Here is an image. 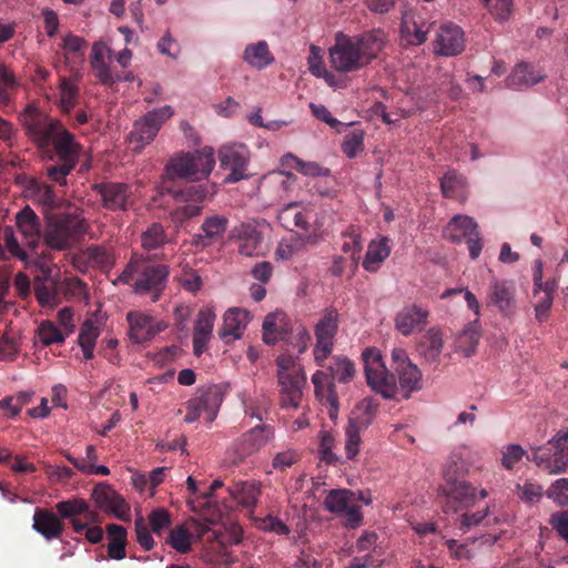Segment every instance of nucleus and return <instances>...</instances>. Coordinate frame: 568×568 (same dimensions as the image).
I'll use <instances>...</instances> for the list:
<instances>
[{
    "mask_svg": "<svg viewBox=\"0 0 568 568\" xmlns=\"http://www.w3.org/2000/svg\"><path fill=\"white\" fill-rule=\"evenodd\" d=\"M22 125L43 159L58 158L59 164L45 166L47 176L63 186L75 168L82 150L75 136L58 119L29 105L22 115Z\"/></svg>",
    "mask_w": 568,
    "mask_h": 568,
    "instance_id": "f257e3e1",
    "label": "nucleus"
},
{
    "mask_svg": "<svg viewBox=\"0 0 568 568\" xmlns=\"http://www.w3.org/2000/svg\"><path fill=\"white\" fill-rule=\"evenodd\" d=\"M386 34L373 29L357 36L337 32L335 43L329 48V63L337 72H356L367 67L383 51Z\"/></svg>",
    "mask_w": 568,
    "mask_h": 568,
    "instance_id": "f03ea898",
    "label": "nucleus"
},
{
    "mask_svg": "<svg viewBox=\"0 0 568 568\" xmlns=\"http://www.w3.org/2000/svg\"><path fill=\"white\" fill-rule=\"evenodd\" d=\"M367 385L386 399H393L400 392L408 398L413 392L422 388V372L413 363L396 368L398 385L393 374H389L382 355L376 348H366L362 354Z\"/></svg>",
    "mask_w": 568,
    "mask_h": 568,
    "instance_id": "7ed1b4c3",
    "label": "nucleus"
},
{
    "mask_svg": "<svg viewBox=\"0 0 568 568\" xmlns=\"http://www.w3.org/2000/svg\"><path fill=\"white\" fill-rule=\"evenodd\" d=\"M215 165L214 150L211 146L193 152H178L166 162L161 183L171 185L178 180L201 181L209 178Z\"/></svg>",
    "mask_w": 568,
    "mask_h": 568,
    "instance_id": "20e7f679",
    "label": "nucleus"
},
{
    "mask_svg": "<svg viewBox=\"0 0 568 568\" xmlns=\"http://www.w3.org/2000/svg\"><path fill=\"white\" fill-rule=\"evenodd\" d=\"M88 223L80 213H59L48 217L43 242L53 251H67L88 232Z\"/></svg>",
    "mask_w": 568,
    "mask_h": 568,
    "instance_id": "39448f33",
    "label": "nucleus"
},
{
    "mask_svg": "<svg viewBox=\"0 0 568 568\" xmlns=\"http://www.w3.org/2000/svg\"><path fill=\"white\" fill-rule=\"evenodd\" d=\"M281 406L297 408L301 405L306 374L297 357L281 354L275 359Z\"/></svg>",
    "mask_w": 568,
    "mask_h": 568,
    "instance_id": "423d86ee",
    "label": "nucleus"
},
{
    "mask_svg": "<svg viewBox=\"0 0 568 568\" xmlns=\"http://www.w3.org/2000/svg\"><path fill=\"white\" fill-rule=\"evenodd\" d=\"M160 193L168 194L181 204L170 215L174 223L182 224L186 220L197 216L202 212V203L215 193V185L186 184L183 187L160 184Z\"/></svg>",
    "mask_w": 568,
    "mask_h": 568,
    "instance_id": "0eeeda50",
    "label": "nucleus"
},
{
    "mask_svg": "<svg viewBox=\"0 0 568 568\" xmlns=\"http://www.w3.org/2000/svg\"><path fill=\"white\" fill-rule=\"evenodd\" d=\"M527 459L548 475L565 473L568 468V428L559 429L545 445L531 446Z\"/></svg>",
    "mask_w": 568,
    "mask_h": 568,
    "instance_id": "6e6552de",
    "label": "nucleus"
},
{
    "mask_svg": "<svg viewBox=\"0 0 568 568\" xmlns=\"http://www.w3.org/2000/svg\"><path fill=\"white\" fill-rule=\"evenodd\" d=\"M338 312L336 308H326L315 324V345L313 348L314 362L317 366H325V362L332 355L335 336L338 331Z\"/></svg>",
    "mask_w": 568,
    "mask_h": 568,
    "instance_id": "1a4fd4ad",
    "label": "nucleus"
},
{
    "mask_svg": "<svg viewBox=\"0 0 568 568\" xmlns=\"http://www.w3.org/2000/svg\"><path fill=\"white\" fill-rule=\"evenodd\" d=\"M172 115V108L164 105L160 109L149 111L136 120L129 138L130 143L133 145V151L140 153L145 145L150 144L155 139L161 126Z\"/></svg>",
    "mask_w": 568,
    "mask_h": 568,
    "instance_id": "9d476101",
    "label": "nucleus"
},
{
    "mask_svg": "<svg viewBox=\"0 0 568 568\" xmlns=\"http://www.w3.org/2000/svg\"><path fill=\"white\" fill-rule=\"evenodd\" d=\"M169 274L168 265L153 264L141 256L133 290L136 294H150L152 302H158L166 286Z\"/></svg>",
    "mask_w": 568,
    "mask_h": 568,
    "instance_id": "9b49d317",
    "label": "nucleus"
},
{
    "mask_svg": "<svg viewBox=\"0 0 568 568\" xmlns=\"http://www.w3.org/2000/svg\"><path fill=\"white\" fill-rule=\"evenodd\" d=\"M460 460L459 455H453L444 467V483L440 491L443 508L447 514H457L462 508Z\"/></svg>",
    "mask_w": 568,
    "mask_h": 568,
    "instance_id": "f8f14e48",
    "label": "nucleus"
},
{
    "mask_svg": "<svg viewBox=\"0 0 568 568\" xmlns=\"http://www.w3.org/2000/svg\"><path fill=\"white\" fill-rule=\"evenodd\" d=\"M97 507L108 515L129 521L131 518V507L125 499L118 494L113 487L106 483L95 485L91 494Z\"/></svg>",
    "mask_w": 568,
    "mask_h": 568,
    "instance_id": "ddd939ff",
    "label": "nucleus"
},
{
    "mask_svg": "<svg viewBox=\"0 0 568 568\" xmlns=\"http://www.w3.org/2000/svg\"><path fill=\"white\" fill-rule=\"evenodd\" d=\"M250 153L243 144H225L219 149L220 166L229 170L230 174L225 178V182L235 183L247 176L246 168L248 164Z\"/></svg>",
    "mask_w": 568,
    "mask_h": 568,
    "instance_id": "4468645a",
    "label": "nucleus"
},
{
    "mask_svg": "<svg viewBox=\"0 0 568 568\" xmlns=\"http://www.w3.org/2000/svg\"><path fill=\"white\" fill-rule=\"evenodd\" d=\"M274 438L273 427L270 425L255 426L243 434L234 444V464H241L248 456L257 453Z\"/></svg>",
    "mask_w": 568,
    "mask_h": 568,
    "instance_id": "2eb2a0df",
    "label": "nucleus"
},
{
    "mask_svg": "<svg viewBox=\"0 0 568 568\" xmlns=\"http://www.w3.org/2000/svg\"><path fill=\"white\" fill-rule=\"evenodd\" d=\"M126 321L130 339L135 344L150 342L155 335L168 328L165 322L158 321L153 316L139 311L129 312Z\"/></svg>",
    "mask_w": 568,
    "mask_h": 568,
    "instance_id": "dca6fc26",
    "label": "nucleus"
},
{
    "mask_svg": "<svg viewBox=\"0 0 568 568\" xmlns=\"http://www.w3.org/2000/svg\"><path fill=\"white\" fill-rule=\"evenodd\" d=\"M14 225L22 236L27 252L36 253L44 231L38 214L29 205H26L16 214Z\"/></svg>",
    "mask_w": 568,
    "mask_h": 568,
    "instance_id": "f3484780",
    "label": "nucleus"
},
{
    "mask_svg": "<svg viewBox=\"0 0 568 568\" xmlns=\"http://www.w3.org/2000/svg\"><path fill=\"white\" fill-rule=\"evenodd\" d=\"M102 206L110 211H126L132 195L131 187L121 182H102L93 185Z\"/></svg>",
    "mask_w": 568,
    "mask_h": 568,
    "instance_id": "a211bd4d",
    "label": "nucleus"
},
{
    "mask_svg": "<svg viewBox=\"0 0 568 568\" xmlns=\"http://www.w3.org/2000/svg\"><path fill=\"white\" fill-rule=\"evenodd\" d=\"M516 290L511 281L493 278L487 294V305H493L506 316L514 314L516 308Z\"/></svg>",
    "mask_w": 568,
    "mask_h": 568,
    "instance_id": "6ab92c4d",
    "label": "nucleus"
},
{
    "mask_svg": "<svg viewBox=\"0 0 568 568\" xmlns=\"http://www.w3.org/2000/svg\"><path fill=\"white\" fill-rule=\"evenodd\" d=\"M546 79L545 72L529 62L517 63L505 79V87L515 90H527Z\"/></svg>",
    "mask_w": 568,
    "mask_h": 568,
    "instance_id": "aec40b11",
    "label": "nucleus"
},
{
    "mask_svg": "<svg viewBox=\"0 0 568 568\" xmlns=\"http://www.w3.org/2000/svg\"><path fill=\"white\" fill-rule=\"evenodd\" d=\"M429 312L427 308L417 304L404 306L395 316V327L404 336H408L415 331H422L428 321Z\"/></svg>",
    "mask_w": 568,
    "mask_h": 568,
    "instance_id": "412c9836",
    "label": "nucleus"
},
{
    "mask_svg": "<svg viewBox=\"0 0 568 568\" xmlns=\"http://www.w3.org/2000/svg\"><path fill=\"white\" fill-rule=\"evenodd\" d=\"M432 24L427 23L415 10L405 11L400 23L402 37L410 45H420L427 40Z\"/></svg>",
    "mask_w": 568,
    "mask_h": 568,
    "instance_id": "4be33fe9",
    "label": "nucleus"
},
{
    "mask_svg": "<svg viewBox=\"0 0 568 568\" xmlns=\"http://www.w3.org/2000/svg\"><path fill=\"white\" fill-rule=\"evenodd\" d=\"M250 322V313L240 307H233L225 312L223 326L219 331L221 339L225 344H231L242 337L247 323Z\"/></svg>",
    "mask_w": 568,
    "mask_h": 568,
    "instance_id": "5701e85b",
    "label": "nucleus"
},
{
    "mask_svg": "<svg viewBox=\"0 0 568 568\" xmlns=\"http://www.w3.org/2000/svg\"><path fill=\"white\" fill-rule=\"evenodd\" d=\"M557 288L558 282L555 277L545 281V285L540 286V288L532 287L531 305L537 322L544 323L549 318Z\"/></svg>",
    "mask_w": 568,
    "mask_h": 568,
    "instance_id": "b1692460",
    "label": "nucleus"
},
{
    "mask_svg": "<svg viewBox=\"0 0 568 568\" xmlns=\"http://www.w3.org/2000/svg\"><path fill=\"white\" fill-rule=\"evenodd\" d=\"M215 321V313L211 307H203L197 314L193 331V353L200 357L206 349L207 343L212 336Z\"/></svg>",
    "mask_w": 568,
    "mask_h": 568,
    "instance_id": "393cba45",
    "label": "nucleus"
},
{
    "mask_svg": "<svg viewBox=\"0 0 568 568\" xmlns=\"http://www.w3.org/2000/svg\"><path fill=\"white\" fill-rule=\"evenodd\" d=\"M263 341L267 345H275L286 339L292 332L288 318L283 312H274L265 316L263 325Z\"/></svg>",
    "mask_w": 568,
    "mask_h": 568,
    "instance_id": "a878e982",
    "label": "nucleus"
},
{
    "mask_svg": "<svg viewBox=\"0 0 568 568\" xmlns=\"http://www.w3.org/2000/svg\"><path fill=\"white\" fill-rule=\"evenodd\" d=\"M464 298L466 300L467 306L474 312L475 320L464 329V356H470L475 353L481 331L478 325L480 304L476 296L464 288Z\"/></svg>",
    "mask_w": 568,
    "mask_h": 568,
    "instance_id": "bb28decb",
    "label": "nucleus"
},
{
    "mask_svg": "<svg viewBox=\"0 0 568 568\" xmlns=\"http://www.w3.org/2000/svg\"><path fill=\"white\" fill-rule=\"evenodd\" d=\"M229 220L221 215H212L204 220L200 233L194 235L195 246L206 247L219 241L227 229Z\"/></svg>",
    "mask_w": 568,
    "mask_h": 568,
    "instance_id": "cd10ccee",
    "label": "nucleus"
},
{
    "mask_svg": "<svg viewBox=\"0 0 568 568\" xmlns=\"http://www.w3.org/2000/svg\"><path fill=\"white\" fill-rule=\"evenodd\" d=\"M32 528L47 540H51L62 536L64 524L53 511L37 508L33 515Z\"/></svg>",
    "mask_w": 568,
    "mask_h": 568,
    "instance_id": "c85d7f7f",
    "label": "nucleus"
},
{
    "mask_svg": "<svg viewBox=\"0 0 568 568\" xmlns=\"http://www.w3.org/2000/svg\"><path fill=\"white\" fill-rule=\"evenodd\" d=\"M435 51L442 55H456L462 51V30L452 23L443 24L436 36Z\"/></svg>",
    "mask_w": 568,
    "mask_h": 568,
    "instance_id": "c756f323",
    "label": "nucleus"
},
{
    "mask_svg": "<svg viewBox=\"0 0 568 568\" xmlns=\"http://www.w3.org/2000/svg\"><path fill=\"white\" fill-rule=\"evenodd\" d=\"M55 510L63 519H72L82 516L84 520L98 523L99 514L92 509L82 498H71L55 504Z\"/></svg>",
    "mask_w": 568,
    "mask_h": 568,
    "instance_id": "7c9ffc66",
    "label": "nucleus"
},
{
    "mask_svg": "<svg viewBox=\"0 0 568 568\" xmlns=\"http://www.w3.org/2000/svg\"><path fill=\"white\" fill-rule=\"evenodd\" d=\"M378 406L373 398H364L352 410L347 425L362 432L367 429L377 415Z\"/></svg>",
    "mask_w": 568,
    "mask_h": 568,
    "instance_id": "2f4dec72",
    "label": "nucleus"
},
{
    "mask_svg": "<svg viewBox=\"0 0 568 568\" xmlns=\"http://www.w3.org/2000/svg\"><path fill=\"white\" fill-rule=\"evenodd\" d=\"M416 351L426 362L437 361L443 351V334L437 327L429 328L416 345Z\"/></svg>",
    "mask_w": 568,
    "mask_h": 568,
    "instance_id": "473e14b6",
    "label": "nucleus"
},
{
    "mask_svg": "<svg viewBox=\"0 0 568 568\" xmlns=\"http://www.w3.org/2000/svg\"><path fill=\"white\" fill-rule=\"evenodd\" d=\"M26 196L44 207L52 209L57 205V195L53 187L36 178L27 180L24 185Z\"/></svg>",
    "mask_w": 568,
    "mask_h": 568,
    "instance_id": "72a5a7b5",
    "label": "nucleus"
},
{
    "mask_svg": "<svg viewBox=\"0 0 568 568\" xmlns=\"http://www.w3.org/2000/svg\"><path fill=\"white\" fill-rule=\"evenodd\" d=\"M229 491L239 505L252 511L261 495V487L254 480L237 481L229 488Z\"/></svg>",
    "mask_w": 568,
    "mask_h": 568,
    "instance_id": "f704fd0d",
    "label": "nucleus"
},
{
    "mask_svg": "<svg viewBox=\"0 0 568 568\" xmlns=\"http://www.w3.org/2000/svg\"><path fill=\"white\" fill-rule=\"evenodd\" d=\"M324 367L329 372L332 382L348 384L356 376L355 364L344 355L333 356Z\"/></svg>",
    "mask_w": 568,
    "mask_h": 568,
    "instance_id": "c9c22d12",
    "label": "nucleus"
},
{
    "mask_svg": "<svg viewBox=\"0 0 568 568\" xmlns=\"http://www.w3.org/2000/svg\"><path fill=\"white\" fill-rule=\"evenodd\" d=\"M239 252L244 256H257L263 253V237L251 225H243L239 232Z\"/></svg>",
    "mask_w": 568,
    "mask_h": 568,
    "instance_id": "e433bc0d",
    "label": "nucleus"
},
{
    "mask_svg": "<svg viewBox=\"0 0 568 568\" xmlns=\"http://www.w3.org/2000/svg\"><path fill=\"white\" fill-rule=\"evenodd\" d=\"M243 60L251 67L262 70L273 63L274 57L268 49L267 42L261 40L246 45Z\"/></svg>",
    "mask_w": 568,
    "mask_h": 568,
    "instance_id": "4c0bfd02",
    "label": "nucleus"
},
{
    "mask_svg": "<svg viewBox=\"0 0 568 568\" xmlns=\"http://www.w3.org/2000/svg\"><path fill=\"white\" fill-rule=\"evenodd\" d=\"M194 399L195 404L203 410L205 419L211 423L216 417L223 402V393L220 387L211 386Z\"/></svg>",
    "mask_w": 568,
    "mask_h": 568,
    "instance_id": "58836bf2",
    "label": "nucleus"
},
{
    "mask_svg": "<svg viewBox=\"0 0 568 568\" xmlns=\"http://www.w3.org/2000/svg\"><path fill=\"white\" fill-rule=\"evenodd\" d=\"M281 225L287 230H293L294 227H298L307 231L308 223V213L300 210L298 203H290L285 207H283L277 216Z\"/></svg>",
    "mask_w": 568,
    "mask_h": 568,
    "instance_id": "ea45409f",
    "label": "nucleus"
},
{
    "mask_svg": "<svg viewBox=\"0 0 568 568\" xmlns=\"http://www.w3.org/2000/svg\"><path fill=\"white\" fill-rule=\"evenodd\" d=\"M389 254L388 239L383 237L379 241H372L363 261V267L368 272H376Z\"/></svg>",
    "mask_w": 568,
    "mask_h": 568,
    "instance_id": "a19ab883",
    "label": "nucleus"
},
{
    "mask_svg": "<svg viewBox=\"0 0 568 568\" xmlns=\"http://www.w3.org/2000/svg\"><path fill=\"white\" fill-rule=\"evenodd\" d=\"M109 536L108 555L110 558L121 560L125 558L126 551V530L123 526L116 524H109L106 526Z\"/></svg>",
    "mask_w": 568,
    "mask_h": 568,
    "instance_id": "79ce46f5",
    "label": "nucleus"
},
{
    "mask_svg": "<svg viewBox=\"0 0 568 568\" xmlns=\"http://www.w3.org/2000/svg\"><path fill=\"white\" fill-rule=\"evenodd\" d=\"M81 257L92 266L103 271H109L114 265L112 253L100 245H90L81 254Z\"/></svg>",
    "mask_w": 568,
    "mask_h": 568,
    "instance_id": "37998d69",
    "label": "nucleus"
},
{
    "mask_svg": "<svg viewBox=\"0 0 568 568\" xmlns=\"http://www.w3.org/2000/svg\"><path fill=\"white\" fill-rule=\"evenodd\" d=\"M316 396L325 397L332 407H337L338 398L335 384L329 381V375L324 371H316L312 376Z\"/></svg>",
    "mask_w": 568,
    "mask_h": 568,
    "instance_id": "c03bdc74",
    "label": "nucleus"
},
{
    "mask_svg": "<svg viewBox=\"0 0 568 568\" xmlns=\"http://www.w3.org/2000/svg\"><path fill=\"white\" fill-rule=\"evenodd\" d=\"M464 239L466 241L470 258H478L483 250V237L479 233L478 224L467 215H464Z\"/></svg>",
    "mask_w": 568,
    "mask_h": 568,
    "instance_id": "a18cd8bd",
    "label": "nucleus"
},
{
    "mask_svg": "<svg viewBox=\"0 0 568 568\" xmlns=\"http://www.w3.org/2000/svg\"><path fill=\"white\" fill-rule=\"evenodd\" d=\"M59 93L61 111L69 114L78 103L79 88L71 79L62 77L60 78Z\"/></svg>",
    "mask_w": 568,
    "mask_h": 568,
    "instance_id": "49530a36",
    "label": "nucleus"
},
{
    "mask_svg": "<svg viewBox=\"0 0 568 568\" xmlns=\"http://www.w3.org/2000/svg\"><path fill=\"white\" fill-rule=\"evenodd\" d=\"M354 494L347 489H333L324 500L327 510L335 514H342L351 506Z\"/></svg>",
    "mask_w": 568,
    "mask_h": 568,
    "instance_id": "de8ad7c7",
    "label": "nucleus"
},
{
    "mask_svg": "<svg viewBox=\"0 0 568 568\" xmlns=\"http://www.w3.org/2000/svg\"><path fill=\"white\" fill-rule=\"evenodd\" d=\"M145 250H156L168 242L164 227L160 223H152L141 236Z\"/></svg>",
    "mask_w": 568,
    "mask_h": 568,
    "instance_id": "09e8293b",
    "label": "nucleus"
},
{
    "mask_svg": "<svg viewBox=\"0 0 568 568\" xmlns=\"http://www.w3.org/2000/svg\"><path fill=\"white\" fill-rule=\"evenodd\" d=\"M285 161L290 166L294 168L295 170L303 173L304 175L326 176L329 174V170L321 166L318 163L304 162L293 154H287L285 156Z\"/></svg>",
    "mask_w": 568,
    "mask_h": 568,
    "instance_id": "8fccbe9b",
    "label": "nucleus"
},
{
    "mask_svg": "<svg viewBox=\"0 0 568 568\" xmlns=\"http://www.w3.org/2000/svg\"><path fill=\"white\" fill-rule=\"evenodd\" d=\"M34 295L42 307H54L59 303V296L53 285H48L44 281L38 280L34 283Z\"/></svg>",
    "mask_w": 568,
    "mask_h": 568,
    "instance_id": "3c124183",
    "label": "nucleus"
},
{
    "mask_svg": "<svg viewBox=\"0 0 568 568\" xmlns=\"http://www.w3.org/2000/svg\"><path fill=\"white\" fill-rule=\"evenodd\" d=\"M191 534L184 526H178L171 529L168 544L178 552L186 554L191 550Z\"/></svg>",
    "mask_w": 568,
    "mask_h": 568,
    "instance_id": "603ef678",
    "label": "nucleus"
},
{
    "mask_svg": "<svg viewBox=\"0 0 568 568\" xmlns=\"http://www.w3.org/2000/svg\"><path fill=\"white\" fill-rule=\"evenodd\" d=\"M38 336L43 345L49 346L55 343H63L67 335L53 322L44 321L38 327Z\"/></svg>",
    "mask_w": 568,
    "mask_h": 568,
    "instance_id": "864d4df0",
    "label": "nucleus"
},
{
    "mask_svg": "<svg viewBox=\"0 0 568 568\" xmlns=\"http://www.w3.org/2000/svg\"><path fill=\"white\" fill-rule=\"evenodd\" d=\"M495 20L499 22L507 21L513 14V0H483Z\"/></svg>",
    "mask_w": 568,
    "mask_h": 568,
    "instance_id": "5fc2aeb1",
    "label": "nucleus"
},
{
    "mask_svg": "<svg viewBox=\"0 0 568 568\" xmlns=\"http://www.w3.org/2000/svg\"><path fill=\"white\" fill-rule=\"evenodd\" d=\"M100 334V326L91 318L85 320L80 327L78 336L79 346H95Z\"/></svg>",
    "mask_w": 568,
    "mask_h": 568,
    "instance_id": "6e6d98bb",
    "label": "nucleus"
},
{
    "mask_svg": "<svg viewBox=\"0 0 568 568\" xmlns=\"http://www.w3.org/2000/svg\"><path fill=\"white\" fill-rule=\"evenodd\" d=\"M18 353V337L12 331H7L0 338V359L13 361Z\"/></svg>",
    "mask_w": 568,
    "mask_h": 568,
    "instance_id": "4d7b16f0",
    "label": "nucleus"
},
{
    "mask_svg": "<svg viewBox=\"0 0 568 568\" xmlns=\"http://www.w3.org/2000/svg\"><path fill=\"white\" fill-rule=\"evenodd\" d=\"M546 495L559 506L568 505V478L555 480L547 489Z\"/></svg>",
    "mask_w": 568,
    "mask_h": 568,
    "instance_id": "13d9d810",
    "label": "nucleus"
},
{
    "mask_svg": "<svg viewBox=\"0 0 568 568\" xmlns=\"http://www.w3.org/2000/svg\"><path fill=\"white\" fill-rule=\"evenodd\" d=\"M501 464L506 469H513L515 465L523 459L524 456L527 457L526 450L517 444H510L504 447L501 450Z\"/></svg>",
    "mask_w": 568,
    "mask_h": 568,
    "instance_id": "bf43d9fd",
    "label": "nucleus"
},
{
    "mask_svg": "<svg viewBox=\"0 0 568 568\" xmlns=\"http://www.w3.org/2000/svg\"><path fill=\"white\" fill-rule=\"evenodd\" d=\"M364 134L362 131L355 130L345 135L342 150L348 158H355L363 150Z\"/></svg>",
    "mask_w": 568,
    "mask_h": 568,
    "instance_id": "052dcab7",
    "label": "nucleus"
},
{
    "mask_svg": "<svg viewBox=\"0 0 568 568\" xmlns=\"http://www.w3.org/2000/svg\"><path fill=\"white\" fill-rule=\"evenodd\" d=\"M361 433L362 430L353 428L348 425L346 426L345 454L348 459H354L359 453L362 444Z\"/></svg>",
    "mask_w": 568,
    "mask_h": 568,
    "instance_id": "680f3d73",
    "label": "nucleus"
},
{
    "mask_svg": "<svg viewBox=\"0 0 568 568\" xmlns=\"http://www.w3.org/2000/svg\"><path fill=\"white\" fill-rule=\"evenodd\" d=\"M517 490L519 499L527 504L538 503L544 494L542 487L532 483L517 485Z\"/></svg>",
    "mask_w": 568,
    "mask_h": 568,
    "instance_id": "e2e57ef3",
    "label": "nucleus"
},
{
    "mask_svg": "<svg viewBox=\"0 0 568 568\" xmlns=\"http://www.w3.org/2000/svg\"><path fill=\"white\" fill-rule=\"evenodd\" d=\"M134 530L139 545L145 550H151L154 546V540L143 517H138L135 519Z\"/></svg>",
    "mask_w": 568,
    "mask_h": 568,
    "instance_id": "0e129e2a",
    "label": "nucleus"
},
{
    "mask_svg": "<svg viewBox=\"0 0 568 568\" xmlns=\"http://www.w3.org/2000/svg\"><path fill=\"white\" fill-rule=\"evenodd\" d=\"M149 521L152 531L160 535L163 529L171 525V516L165 508H156L151 511Z\"/></svg>",
    "mask_w": 568,
    "mask_h": 568,
    "instance_id": "69168bd1",
    "label": "nucleus"
},
{
    "mask_svg": "<svg viewBox=\"0 0 568 568\" xmlns=\"http://www.w3.org/2000/svg\"><path fill=\"white\" fill-rule=\"evenodd\" d=\"M84 45V40L78 36L68 34L64 37L62 48L64 50L65 62L69 63L71 54L82 58V49Z\"/></svg>",
    "mask_w": 568,
    "mask_h": 568,
    "instance_id": "338daca9",
    "label": "nucleus"
},
{
    "mask_svg": "<svg viewBox=\"0 0 568 568\" xmlns=\"http://www.w3.org/2000/svg\"><path fill=\"white\" fill-rule=\"evenodd\" d=\"M550 526L568 544V511H557L550 516Z\"/></svg>",
    "mask_w": 568,
    "mask_h": 568,
    "instance_id": "774afa93",
    "label": "nucleus"
}]
</instances>
